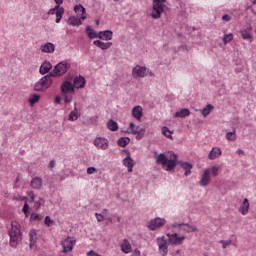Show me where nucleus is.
<instances>
[{
  "mask_svg": "<svg viewBox=\"0 0 256 256\" xmlns=\"http://www.w3.org/2000/svg\"><path fill=\"white\" fill-rule=\"evenodd\" d=\"M157 163H160L165 167V171H173L177 167V154H172V158L169 159L164 153H160L156 158Z\"/></svg>",
  "mask_w": 256,
  "mask_h": 256,
  "instance_id": "f257e3e1",
  "label": "nucleus"
},
{
  "mask_svg": "<svg viewBox=\"0 0 256 256\" xmlns=\"http://www.w3.org/2000/svg\"><path fill=\"white\" fill-rule=\"evenodd\" d=\"M53 76L51 73L49 75L43 76L38 82L34 85V91H45L53 85Z\"/></svg>",
  "mask_w": 256,
  "mask_h": 256,
  "instance_id": "f03ea898",
  "label": "nucleus"
},
{
  "mask_svg": "<svg viewBox=\"0 0 256 256\" xmlns=\"http://www.w3.org/2000/svg\"><path fill=\"white\" fill-rule=\"evenodd\" d=\"M9 235L11 247H17V245L21 243V230L19 229V226L12 223V228L9 231Z\"/></svg>",
  "mask_w": 256,
  "mask_h": 256,
  "instance_id": "7ed1b4c3",
  "label": "nucleus"
},
{
  "mask_svg": "<svg viewBox=\"0 0 256 256\" xmlns=\"http://www.w3.org/2000/svg\"><path fill=\"white\" fill-rule=\"evenodd\" d=\"M71 69V63L62 61L58 63L52 72H50V75L52 77H61V75H65Z\"/></svg>",
  "mask_w": 256,
  "mask_h": 256,
  "instance_id": "20e7f679",
  "label": "nucleus"
},
{
  "mask_svg": "<svg viewBox=\"0 0 256 256\" xmlns=\"http://www.w3.org/2000/svg\"><path fill=\"white\" fill-rule=\"evenodd\" d=\"M167 0H153V8L151 17L153 19H161V14L165 10V3Z\"/></svg>",
  "mask_w": 256,
  "mask_h": 256,
  "instance_id": "39448f33",
  "label": "nucleus"
},
{
  "mask_svg": "<svg viewBox=\"0 0 256 256\" xmlns=\"http://www.w3.org/2000/svg\"><path fill=\"white\" fill-rule=\"evenodd\" d=\"M165 223H167V220H165V218L156 217L148 222L147 227L148 229H150V231H156V229H160V227H163Z\"/></svg>",
  "mask_w": 256,
  "mask_h": 256,
  "instance_id": "423d86ee",
  "label": "nucleus"
},
{
  "mask_svg": "<svg viewBox=\"0 0 256 256\" xmlns=\"http://www.w3.org/2000/svg\"><path fill=\"white\" fill-rule=\"evenodd\" d=\"M75 243H77V241L70 236L64 239L61 242V245L63 247L62 253H70V251H73V248L75 247Z\"/></svg>",
  "mask_w": 256,
  "mask_h": 256,
  "instance_id": "0eeeda50",
  "label": "nucleus"
},
{
  "mask_svg": "<svg viewBox=\"0 0 256 256\" xmlns=\"http://www.w3.org/2000/svg\"><path fill=\"white\" fill-rule=\"evenodd\" d=\"M147 73H149L150 76H153V72L149 71L147 67L137 65L132 70L133 77H147Z\"/></svg>",
  "mask_w": 256,
  "mask_h": 256,
  "instance_id": "6e6552de",
  "label": "nucleus"
},
{
  "mask_svg": "<svg viewBox=\"0 0 256 256\" xmlns=\"http://www.w3.org/2000/svg\"><path fill=\"white\" fill-rule=\"evenodd\" d=\"M156 241L161 255L167 256V253H169V247L167 245V240L165 239V236L158 237Z\"/></svg>",
  "mask_w": 256,
  "mask_h": 256,
  "instance_id": "1a4fd4ad",
  "label": "nucleus"
},
{
  "mask_svg": "<svg viewBox=\"0 0 256 256\" xmlns=\"http://www.w3.org/2000/svg\"><path fill=\"white\" fill-rule=\"evenodd\" d=\"M93 145L94 147H96V149H101L102 151H105L109 149V140L104 137H97L94 139Z\"/></svg>",
  "mask_w": 256,
  "mask_h": 256,
  "instance_id": "9d476101",
  "label": "nucleus"
},
{
  "mask_svg": "<svg viewBox=\"0 0 256 256\" xmlns=\"http://www.w3.org/2000/svg\"><path fill=\"white\" fill-rule=\"evenodd\" d=\"M168 241L171 245H182L183 241H185V236H179L177 233L167 234Z\"/></svg>",
  "mask_w": 256,
  "mask_h": 256,
  "instance_id": "9b49d317",
  "label": "nucleus"
},
{
  "mask_svg": "<svg viewBox=\"0 0 256 256\" xmlns=\"http://www.w3.org/2000/svg\"><path fill=\"white\" fill-rule=\"evenodd\" d=\"M129 127L131 129V133L136 135V139H141L143 135H145V128H141L140 126H136L135 123L130 122Z\"/></svg>",
  "mask_w": 256,
  "mask_h": 256,
  "instance_id": "f8f14e48",
  "label": "nucleus"
},
{
  "mask_svg": "<svg viewBox=\"0 0 256 256\" xmlns=\"http://www.w3.org/2000/svg\"><path fill=\"white\" fill-rule=\"evenodd\" d=\"M87 19V16L82 15V16H71L68 19V24L72 25L73 27H79V25H82V21H85ZM82 20V21H81Z\"/></svg>",
  "mask_w": 256,
  "mask_h": 256,
  "instance_id": "ddd939ff",
  "label": "nucleus"
},
{
  "mask_svg": "<svg viewBox=\"0 0 256 256\" xmlns=\"http://www.w3.org/2000/svg\"><path fill=\"white\" fill-rule=\"evenodd\" d=\"M72 85L75 87V89H85V85H87V81L83 76H76L73 80Z\"/></svg>",
  "mask_w": 256,
  "mask_h": 256,
  "instance_id": "4468645a",
  "label": "nucleus"
},
{
  "mask_svg": "<svg viewBox=\"0 0 256 256\" xmlns=\"http://www.w3.org/2000/svg\"><path fill=\"white\" fill-rule=\"evenodd\" d=\"M123 166L127 167L128 173L133 172V167H135V160L131 158V154L128 153L127 157L123 159Z\"/></svg>",
  "mask_w": 256,
  "mask_h": 256,
  "instance_id": "2eb2a0df",
  "label": "nucleus"
},
{
  "mask_svg": "<svg viewBox=\"0 0 256 256\" xmlns=\"http://www.w3.org/2000/svg\"><path fill=\"white\" fill-rule=\"evenodd\" d=\"M209 183H211V175L208 171L204 170L203 174L201 175L199 185L200 187H207Z\"/></svg>",
  "mask_w": 256,
  "mask_h": 256,
  "instance_id": "dca6fc26",
  "label": "nucleus"
},
{
  "mask_svg": "<svg viewBox=\"0 0 256 256\" xmlns=\"http://www.w3.org/2000/svg\"><path fill=\"white\" fill-rule=\"evenodd\" d=\"M61 93H75V87L73 86V83H71L70 81H65L61 85Z\"/></svg>",
  "mask_w": 256,
  "mask_h": 256,
  "instance_id": "f3484780",
  "label": "nucleus"
},
{
  "mask_svg": "<svg viewBox=\"0 0 256 256\" xmlns=\"http://www.w3.org/2000/svg\"><path fill=\"white\" fill-rule=\"evenodd\" d=\"M98 39H101L102 41H111V39H113V31L104 30L98 32Z\"/></svg>",
  "mask_w": 256,
  "mask_h": 256,
  "instance_id": "a211bd4d",
  "label": "nucleus"
},
{
  "mask_svg": "<svg viewBox=\"0 0 256 256\" xmlns=\"http://www.w3.org/2000/svg\"><path fill=\"white\" fill-rule=\"evenodd\" d=\"M93 45H95V47H99V49H102V51H107V49H110L113 46V42H103L101 40H95L93 42Z\"/></svg>",
  "mask_w": 256,
  "mask_h": 256,
  "instance_id": "6ab92c4d",
  "label": "nucleus"
},
{
  "mask_svg": "<svg viewBox=\"0 0 256 256\" xmlns=\"http://www.w3.org/2000/svg\"><path fill=\"white\" fill-rule=\"evenodd\" d=\"M180 231H184L185 233H195V231H199V229H197V226H193L189 223H181Z\"/></svg>",
  "mask_w": 256,
  "mask_h": 256,
  "instance_id": "aec40b11",
  "label": "nucleus"
},
{
  "mask_svg": "<svg viewBox=\"0 0 256 256\" xmlns=\"http://www.w3.org/2000/svg\"><path fill=\"white\" fill-rule=\"evenodd\" d=\"M51 69H53V64L49 61H44L40 66L39 73L40 75H46Z\"/></svg>",
  "mask_w": 256,
  "mask_h": 256,
  "instance_id": "412c9836",
  "label": "nucleus"
},
{
  "mask_svg": "<svg viewBox=\"0 0 256 256\" xmlns=\"http://www.w3.org/2000/svg\"><path fill=\"white\" fill-rule=\"evenodd\" d=\"M222 151H221V148L219 147H214L211 149V151L209 152L208 154V159H210L211 161L221 157L222 155Z\"/></svg>",
  "mask_w": 256,
  "mask_h": 256,
  "instance_id": "4be33fe9",
  "label": "nucleus"
},
{
  "mask_svg": "<svg viewBox=\"0 0 256 256\" xmlns=\"http://www.w3.org/2000/svg\"><path fill=\"white\" fill-rule=\"evenodd\" d=\"M40 51L42 53H55V44L47 42L40 46Z\"/></svg>",
  "mask_w": 256,
  "mask_h": 256,
  "instance_id": "5701e85b",
  "label": "nucleus"
},
{
  "mask_svg": "<svg viewBox=\"0 0 256 256\" xmlns=\"http://www.w3.org/2000/svg\"><path fill=\"white\" fill-rule=\"evenodd\" d=\"M30 187H32V189H41V187H43V178L41 177H34L32 178L31 182H30Z\"/></svg>",
  "mask_w": 256,
  "mask_h": 256,
  "instance_id": "b1692460",
  "label": "nucleus"
},
{
  "mask_svg": "<svg viewBox=\"0 0 256 256\" xmlns=\"http://www.w3.org/2000/svg\"><path fill=\"white\" fill-rule=\"evenodd\" d=\"M178 164L180 165V167H182V169L185 170V177H189V175H191V169H193V164L183 161H179Z\"/></svg>",
  "mask_w": 256,
  "mask_h": 256,
  "instance_id": "393cba45",
  "label": "nucleus"
},
{
  "mask_svg": "<svg viewBox=\"0 0 256 256\" xmlns=\"http://www.w3.org/2000/svg\"><path fill=\"white\" fill-rule=\"evenodd\" d=\"M122 253H131L133 251V247L131 246V242L129 240L124 239L120 245Z\"/></svg>",
  "mask_w": 256,
  "mask_h": 256,
  "instance_id": "a878e982",
  "label": "nucleus"
},
{
  "mask_svg": "<svg viewBox=\"0 0 256 256\" xmlns=\"http://www.w3.org/2000/svg\"><path fill=\"white\" fill-rule=\"evenodd\" d=\"M132 116L134 119H137V121H141V118L143 117V108L141 106H135L132 109Z\"/></svg>",
  "mask_w": 256,
  "mask_h": 256,
  "instance_id": "bb28decb",
  "label": "nucleus"
},
{
  "mask_svg": "<svg viewBox=\"0 0 256 256\" xmlns=\"http://www.w3.org/2000/svg\"><path fill=\"white\" fill-rule=\"evenodd\" d=\"M79 119V111L77 110V102L74 103V109L68 115V121H77Z\"/></svg>",
  "mask_w": 256,
  "mask_h": 256,
  "instance_id": "cd10ccee",
  "label": "nucleus"
},
{
  "mask_svg": "<svg viewBox=\"0 0 256 256\" xmlns=\"http://www.w3.org/2000/svg\"><path fill=\"white\" fill-rule=\"evenodd\" d=\"M242 215H247L249 213V199L245 198L239 208Z\"/></svg>",
  "mask_w": 256,
  "mask_h": 256,
  "instance_id": "c85d7f7f",
  "label": "nucleus"
},
{
  "mask_svg": "<svg viewBox=\"0 0 256 256\" xmlns=\"http://www.w3.org/2000/svg\"><path fill=\"white\" fill-rule=\"evenodd\" d=\"M189 115H191V111H189V109L187 108H183L178 112H175L174 116L178 117L180 119H185V117H189Z\"/></svg>",
  "mask_w": 256,
  "mask_h": 256,
  "instance_id": "c756f323",
  "label": "nucleus"
},
{
  "mask_svg": "<svg viewBox=\"0 0 256 256\" xmlns=\"http://www.w3.org/2000/svg\"><path fill=\"white\" fill-rule=\"evenodd\" d=\"M219 169L220 167L218 165L211 166L210 168H206L205 171L208 172V174L212 175V177H217L219 175Z\"/></svg>",
  "mask_w": 256,
  "mask_h": 256,
  "instance_id": "7c9ffc66",
  "label": "nucleus"
},
{
  "mask_svg": "<svg viewBox=\"0 0 256 256\" xmlns=\"http://www.w3.org/2000/svg\"><path fill=\"white\" fill-rule=\"evenodd\" d=\"M86 33L89 39H99V33L95 32L91 26H86Z\"/></svg>",
  "mask_w": 256,
  "mask_h": 256,
  "instance_id": "2f4dec72",
  "label": "nucleus"
},
{
  "mask_svg": "<svg viewBox=\"0 0 256 256\" xmlns=\"http://www.w3.org/2000/svg\"><path fill=\"white\" fill-rule=\"evenodd\" d=\"M131 142V138L129 137H121L117 140V145L119 147H127L129 143Z\"/></svg>",
  "mask_w": 256,
  "mask_h": 256,
  "instance_id": "473e14b6",
  "label": "nucleus"
},
{
  "mask_svg": "<svg viewBox=\"0 0 256 256\" xmlns=\"http://www.w3.org/2000/svg\"><path fill=\"white\" fill-rule=\"evenodd\" d=\"M227 141H237V130L232 128V131L226 133Z\"/></svg>",
  "mask_w": 256,
  "mask_h": 256,
  "instance_id": "72a5a7b5",
  "label": "nucleus"
},
{
  "mask_svg": "<svg viewBox=\"0 0 256 256\" xmlns=\"http://www.w3.org/2000/svg\"><path fill=\"white\" fill-rule=\"evenodd\" d=\"M107 127L110 131H117L119 129V124L117 121L110 119L107 123Z\"/></svg>",
  "mask_w": 256,
  "mask_h": 256,
  "instance_id": "f704fd0d",
  "label": "nucleus"
},
{
  "mask_svg": "<svg viewBox=\"0 0 256 256\" xmlns=\"http://www.w3.org/2000/svg\"><path fill=\"white\" fill-rule=\"evenodd\" d=\"M30 237V247H33L35 243H37V232L35 230H31L29 233Z\"/></svg>",
  "mask_w": 256,
  "mask_h": 256,
  "instance_id": "c9c22d12",
  "label": "nucleus"
},
{
  "mask_svg": "<svg viewBox=\"0 0 256 256\" xmlns=\"http://www.w3.org/2000/svg\"><path fill=\"white\" fill-rule=\"evenodd\" d=\"M213 111V105L207 104L205 108L201 110L203 117H207Z\"/></svg>",
  "mask_w": 256,
  "mask_h": 256,
  "instance_id": "e433bc0d",
  "label": "nucleus"
},
{
  "mask_svg": "<svg viewBox=\"0 0 256 256\" xmlns=\"http://www.w3.org/2000/svg\"><path fill=\"white\" fill-rule=\"evenodd\" d=\"M41 99V95L39 94H32L28 101L30 103V105L33 107V105H35V103H38V101Z\"/></svg>",
  "mask_w": 256,
  "mask_h": 256,
  "instance_id": "4c0bfd02",
  "label": "nucleus"
},
{
  "mask_svg": "<svg viewBox=\"0 0 256 256\" xmlns=\"http://www.w3.org/2000/svg\"><path fill=\"white\" fill-rule=\"evenodd\" d=\"M65 13V8L60 7L57 11H56V23H61V19H63V14Z\"/></svg>",
  "mask_w": 256,
  "mask_h": 256,
  "instance_id": "58836bf2",
  "label": "nucleus"
},
{
  "mask_svg": "<svg viewBox=\"0 0 256 256\" xmlns=\"http://www.w3.org/2000/svg\"><path fill=\"white\" fill-rule=\"evenodd\" d=\"M75 13H80L81 16L85 15L86 9L83 5L79 4L74 7Z\"/></svg>",
  "mask_w": 256,
  "mask_h": 256,
  "instance_id": "ea45409f",
  "label": "nucleus"
},
{
  "mask_svg": "<svg viewBox=\"0 0 256 256\" xmlns=\"http://www.w3.org/2000/svg\"><path fill=\"white\" fill-rule=\"evenodd\" d=\"M30 221H43V215L32 212L30 215Z\"/></svg>",
  "mask_w": 256,
  "mask_h": 256,
  "instance_id": "a19ab883",
  "label": "nucleus"
},
{
  "mask_svg": "<svg viewBox=\"0 0 256 256\" xmlns=\"http://www.w3.org/2000/svg\"><path fill=\"white\" fill-rule=\"evenodd\" d=\"M231 41H233V33L225 34L223 36L224 45H227V43H231Z\"/></svg>",
  "mask_w": 256,
  "mask_h": 256,
  "instance_id": "79ce46f5",
  "label": "nucleus"
},
{
  "mask_svg": "<svg viewBox=\"0 0 256 256\" xmlns=\"http://www.w3.org/2000/svg\"><path fill=\"white\" fill-rule=\"evenodd\" d=\"M162 133L167 137L168 139H171V130L167 126L162 127Z\"/></svg>",
  "mask_w": 256,
  "mask_h": 256,
  "instance_id": "37998d69",
  "label": "nucleus"
},
{
  "mask_svg": "<svg viewBox=\"0 0 256 256\" xmlns=\"http://www.w3.org/2000/svg\"><path fill=\"white\" fill-rule=\"evenodd\" d=\"M62 95L64 96V103H71L73 101V94L65 93Z\"/></svg>",
  "mask_w": 256,
  "mask_h": 256,
  "instance_id": "c03bdc74",
  "label": "nucleus"
},
{
  "mask_svg": "<svg viewBox=\"0 0 256 256\" xmlns=\"http://www.w3.org/2000/svg\"><path fill=\"white\" fill-rule=\"evenodd\" d=\"M240 33H241L242 39L247 40V39H251L252 37L251 33H249V31L247 30H242L240 31Z\"/></svg>",
  "mask_w": 256,
  "mask_h": 256,
  "instance_id": "a18cd8bd",
  "label": "nucleus"
},
{
  "mask_svg": "<svg viewBox=\"0 0 256 256\" xmlns=\"http://www.w3.org/2000/svg\"><path fill=\"white\" fill-rule=\"evenodd\" d=\"M219 243H221L222 247L224 249H227V247H229V245H231L232 241L229 240H220Z\"/></svg>",
  "mask_w": 256,
  "mask_h": 256,
  "instance_id": "49530a36",
  "label": "nucleus"
},
{
  "mask_svg": "<svg viewBox=\"0 0 256 256\" xmlns=\"http://www.w3.org/2000/svg\"><path fill=\"white\" fill-rule=\"evenodd\" d=\"M61 7L56 5L54 8H51L49 11H48V15H56L57 14V10H59Z\"/></svg>",
  "mask_w": 256,
  "mask_h": 256,
  "instance_id": "de8ad7c7",
  "label": "nucleus"
},
{
  "mask_svg": "<svg viewBox=\"0 0 256 256\" xmlns=\"http://www.w3.org/2000/svg\"><path fill=\"white\" fill-rule=\"evenodd\" d=\"M44 223L47 225V227H51V225H53V221L51 220L50 216L45 217Z\"/></svg>",
  "mask_w": 256,
  "mask_h": 256,
  "instance_id": "09e8293b",
  "label": "nucleus"
},
{
  "mask_svg": "<svg viewBox=\"0 0 256 256\" xmlns=\"http://www.w3.org/2000/svg\"><path fill=\"white\" fill-rule=\"evenodd\" d=\"M97 171V168L95 167H88L87 168V174L88 175H93V173H95Z\"/></svg>",
  "mask_w": 256,
  "mask_h": 256,
  "instance_id": "8fccbe9b",
  "label": "nucleus"
},
{
  "mask_svg": "<svg viewBox=\"0 0 256 256\" xmlns=\"http://www.w3.org/2000/svg\"><path fill=\"white\" fill-rule=\"evenodd\" d=\"M22 211L23 213H29V204L27 202L24 203Z\"/></svg>",
  "mask_w": 256,
  "mask_h": 256,
  "instance_id": "3c124183",
  "label": "nucleus"
},
{
  "mask_svg": "<svg viewBox=\"0 0 256 256\" xmlns=\"http://www.w3.org/2000/svg\"><path fill=\"white\" fill-rule=\"evenodd\" d=\"M41 201H43L42 198L35 202L34 207L36 210L41 208Z\"/></svg>",
  "mask_w": 256,
  "mask_h": 256,
  "instance_id": "603ef678",
  "label": "nucleus"
},
{
  "mask_svg": "<svg viewBox=\"0 0 256 256\" xmlns=\"http://www.w3.org/2000/svg\"><path fill=\"white\" fill-rule=\"evenodd\" d=\"M95 216L99 223H101V221L104 219L103 214L95 213Z\"/></svg>",
  "mask_w": 256,
  "mask_h": 256,
  "instance_id": "864d4df0",
  "label": "nucleus"
},
{
  "mask_svg": "<svg viewBox=\"0 0 256 256\" xmlns=\"http://www.w3.org/2000/svg\"><path fill=\"white\" fill-rule=\"evenodd\" d=\"M131 256H143V255H141V251H139V250H134L133 252H132V254H131Z\"/></svg>",
  "mask_w": 256,
  "mask_h": 256,
  "instance_id": "5fc2aeb1",
  "label": "nucleus"
},
{
  "mask_svg": "<svg viewBox=\"0 0 256 256\" xmlns=\"http://www.w3.org/2000/svg\"><path fill=\"white\" fill-rule=\"evenodd\" d=\"M222 20H223V21H230V20H231V17H230L228 14H224V15L222 16Z\"/></svg>",
  "mask_w": 256,
  "mask_h": 256,
  "instance_id": "6e6d98bb",
  "label": "nucleus"
},
{
  "mask_svg": "<svg viewBox=\"0 0 256 256\" xmlns=\"http://www.w3.org/2000/svg\"><path fill=\"white\" fill-rule=\"evenodd\" d=\"M28 195L30 196L31 201H35V193L33 191H29Z\"/></svg>",
  "mask_w": 256,
  "mask_h": 256,
  "instance_id": "4d7b16f0",
  "label": "nucleus"
},
{
  "mask_svg": "<svg viewBox=\"0 0 256 256\" xmlns=\"http://www.w3.org/2000/svg\"><path fill=\"white\" fill-rule=\"evenodd\" d=\"M53 167H55V160H51L48 164L49 169H53Z\"/></svg>",
  "mask_w": 256,
  "mask_h": 256,
  "instance_id": "13d9d810",
  "label": "nucleus"
},
{
  "mask_svg": "<svg viewBox=\"0 0 256 256\" xmlns=\"http://www.w3.org/2000/svg\"><path fill=\"white\" fill-rule=\"evenodd\" d=\"M56 5H58V7H61V5H63V0H54Z\"/></svg>",
  "mask_w": 256,
  "mask_h": 256,
  "instance_id": "bf43d9fd",
  "label": "nucleus"
},
{
  "mask_svg": "<svg viewBox=\"0 0 256 256\" xmlns=\"http://www.w3.org/2000/svg\"><path fill=\"white\" fill-rule=\"evenodd\" d=\"M174 256H181V250H176L173 253Z\"/></svg>",
  "mask_w": 256,
  "mask_h": 256,
  "instance_id": "052dcab7",
  "label": "nucleus"
},
{
  "mask_svg": "<svg viewBox=\"0 0 256 256\" xmlns=\"http://www.w3.org/2000/svg\"><path fill=\"white\" fill-rule=\"evenodd\" d=\"M55 103L60 104V103H61V97L57 96V97L55 98Z\"/></svg>",
  "mask_w": 256,
  "mask_h": 256,
  "instance_id": "680f3d73",
  "label": "nucleus"
},
{
  "mask_svg": "<svg viewBox=\"0 0 256 256\" xmlns=\"http://www.w3.org/2000/svg\"><path fill=\"white\" fill-rule=\"evenodd\" d=\"M237 153H239L240 155H245V151H243L242 149H238Z\"/></svg>",
  "mask_w": 256,
  "mask_h": 256,
  "instance_id": "e2e57ef3",
  "label": "nucleus"
},
{
  "mask_svg": "<svg viewBox=\"0 0 256 256\" xmlns=\"http://www.w3.org/2000/svg\"><path fill=\"white\" fill-rule=\"evenodd\" d=\"M180 225H181V224L175 222V223L172 225V227H179V229H181V226H180Z\"/></svg>",
  "mask_w": 256,
  "mask_h": 256,
  "instance_id": "0e129e2a",
  "label": "nucleus"
},
{
  "mask_svg": "<svg viewBox=\"0 0 256 256\" xmlns=\"http://www.w3.org/2000/svg\"><path fill=\"white\" fill-rule=\"evenodd\" d=\"M96 25H99L101 22L99 20L95 21Z\"/></svg>",
  "mask_w": 256,
  "mask_h": 256,
  "instance_id": "69168bd1",
  "label": "nucleus"
},
{
  "mask_svg": "<svg viewBox=\"0 0 256 256\" xmlns=\"http://www.w3.org/2000/svg\"><path fill=\"white\" fill-rule=\"evenodd\" d=\"M25 217H29V212L28 213H24Z\"/></svg>",
  "mask_w": 256,
  "mask_h": 256,
  "instance_id": "338daca9",
  "label": "nucleus"
},
{
  "mask_svg": "<svg viewBox=\"0 0 256 256\" xmlns=\"http://www.w3.org/2000/svg\"><path fill=\"white\" fill-rule=\"evenodd\" d=\"M252 3H253V5H256V0H253Z\"/></svg>",
  "mask_w": 256,
  "mask_h": 256,
  "instance_id": "774afa93",
  "label": "nucleus"
}]
</instances>
